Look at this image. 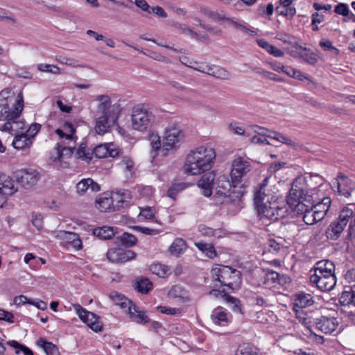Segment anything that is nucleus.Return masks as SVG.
Returning <instances> with one entry per match:
<instances>
[{
    "label": "nucleus",
    "instance_id": "obj_1",
    "mask_svg": "<svg viewBox=\"0 0 355 355\" xmlns=\"http://www.w3.org/2000/svg\"><path fill=\"white\" fill-rule=\"evenodd\" d=\"M313 179L311 176L296 178L287 198V205L297 214L302 215L304 222L313 225L322 220L328 212L331 200L324 198L321 202L315 205L314 195L316 188L311 187Z\"/></svg>",
    "mask_w": 355,
    "mask_h": 355
},
{
    "label": "nucleus",
    "instance_id": "obj_2",
    "mask_svg": "<svg viewBox=\"0 0 355 355\" xmlns=\"http://www.w3.org/2000/svg\"><path fill=\"white\" fill-rule=\"evenodd\" d=\"M267 182L268 178H265L254 195V202L260 220L276 221L286 216L288 207L284 202H278V196L268 187Z\"/></svg>",
    "mask_w": 355,
    "mask_h": 355
},
{
    "label": "nucleus",
    "instance_id": "obj_3",
    "mask_svg": "<svg viewBox=\"0 0 355 355\" xmlns=\"http://www.w3.org/2000/svg\"><path fill=\"white\" fill-rule=\"evenodd\" d=\"M55 133L58 136L60 141L54 148L51 159L53 162H59L60 166L65 168L69 164L67 160L71 157L76 147V129L71 123L67 121L61 128H57Z\"/></svg>",
    "mask_w": 355,
    "mask_h": 355
},
{
    "label": "nucleus",
    "instance_id": "obj_4",
    "mask_svg": "<svg viewBox=\"0 0 355 355\" xmlns=\"http://www.w3.org/2000/svg\"><path fill=\"white\" fill-rule=\"evenodd\" d=\"M216 153L209 146H200L191 150L186 157L184 172L188 175H200L210 170L215 162Z\"/></svg>",
    "mask_w": 355,
    "mask_h": 355
},
{
    "label": "nucleus",
    "instance_id": "obj_5",
    "mask_svg": "<svg viewBox=\"0 0 355 355\" xmlns=\"http://www.w3.org/2000/svg\"><path fill=\"white\" fill-rule=\"evenodd\" d=\"M310 282L323 292L331 291L336 284L335 266L329 260H322L316 263L313 273L309 277Z\"/></svg>",
    "mask_w": 355,
    "mask_h": 355
},
{
    "label": "nucleus",
    "instance_id": "obj_6",
    "mask_svg": "<svg viewBox=\"0 0 355 355\" xmlns=\"http://www.w3.org/2000/svg\"><path fill=\"white\" fill-rule=\"evenodd\" d=\"M24 109V101L21 94L15 96L9 89L0 92V121L8 117L19 116Z\"/></svg>",
    "mask_w": 355,
    "mask_h": 355
},
{
    "label": "nucleus",
    "instance_id": "obj_7",
    "mask_svg": "<svg viewBox=\"0 0 355 355\" xmlns=\"http://www.w3.org/2000/svg\"><path fill=\"white\" fill-rule=\"evenodd\" d=\"M155 119L153 108L148 104H137L132 109L131 125L135 130L146 131L153 125Z\"/></svg>",
    "mask_w": 355,
    "mask_h": 355
},
{
    "label": "nucleus",
    "instance_id": "obj_8",
    "mask_svg": "<svg viewBox=\"0 0 355 355\" xmlns=\"http://www.w3.org/2000/svg\"><path fill=\"white\" fill-rule=\"evenodd\" d=\"M214 281L220 286L230 289H237L241 284V274L239 270L227 266L215 265L211 270Z\"/></svg>",
    "mask_w": 355,
    "mask_h": 355
},
{
    "label": "nucleus",
    "instance_id": "obj_9",
    "mask_svg": "<svg viewBox=\"0 0 355 355\" xmlns=\"http://www.w3.org/2000/svg\"><path fill=\"white\" fill-rule=\"evenodd\" d=\"M237 184H233L225 176L218 178V189L216 193L217 202L231 204L239 202L243 195L241 188H238Z\"/></svg>",
    "mask_w": 355,
    "mask_h": 355
},
{
    "label": "nucleus",
    "instance_id": "obj_10",
    "mask_svg": "<svg viewBox=\"0 0 355 355\" xmlns=\"http://www.w3.org/2000/svg\"><path fill=\"white\" fill-rule=\"evenodd\" d=\"M184 133L178 124H170L166 128L164 134V141L162 145L163 155H166L170 150L177 148L183 141Z\"/></svg>",
    "mask_w": 355,
    "mask_h": 355
},
{
    "label": "nucleus",
    "instance_id": "obj_11",
    "mask_svg": "<svg viewBox=\"0 0 355 355\" xmlns=\"http://www.w3.org/2000/svg\"><path fill=\"white\" fill-rule=\"evenodd\" d=\"M232 167L230 176L233 184L241 183L242 178L245 177L252 168L249 159L241 157H236L233 160Z\"/></svg>",
    "mask_w": 355,
    "mask_h": 355
},
{
    "label": "nucleus",
    "instance_id": "obj_12",
    "mask_svg": "<svg viewBox=\"0 0 355 355\" xmlns=\"http://www.w3.org/2000/svg\"><path fill=\"white\" fill-rule=\"evenodd\" d=\"M17 182L26 189L33 187L40 178L39 172L33 168H23L15 173Z\"/></svg>",
    "mask_w": 355,
    "mask_h": 355
},
{
    "label": "nucleus",
    "instance_id": "obj_13",
    "mask_svg": "<svg viewBox=\"0 0 355 355\" xmlns=\"http://www.w3.org/2000/svg\"><path fill=\"white\" fill-rule=\"evenodd\" d=\"M72 306L79 318L90 329L96 332L101 331V322L94 313L87 311L78 304H73Z\"/></svg>",
    "mask_w": 355,
    "mask_h": 355
},
{
    "label": "nucleus",
    "instance_id": "obj_14",
    "mask_svg": "<svg viewBox=\"0 0 355 355\" xmlns=\"http://www.w3.org/2000/svg\"><path fill=\"white\" fill-rule=\"evenodd\" d=\"M136 253L131 250H123L121 248H110L107 250V258L115 263H125L134 259Z\"/></svg>",
    "mask_w": 355,
    "mask_h": 355
},
{
    "label": "nucleus",
    "instance_id": "obj_15",
    "mask_svg": "<svg viewBox=\"0 0 355 355\" xmlns=\"http://www.w3.org/2000/svg\"><path fill=\"white\" fill-rule=\"evenodd\" d=\"M94 100L98 103L96 105L97 112L103 115H117L114 106L112 105V101L110 96L107 94L96 95Z\"/></svg>",
    "mask_w": 355,
    "mask_h": 355
},
{
    "label": "nucleus",
    "instance_id": "obj_16",
    "mask_svg": "<svg viewBox=\"0 0 355 355\" xmlns=\"http://www.w3.org/2000/svg\"><path fill=\"white\" fill-rule=\"evenodd\" d=\"M263 285L265 288L272 289L282 286L286 282V277L281 275L274 270H264Z\"/></svg>",
    "mask_w": 355,
    "mask_h": 355
},
{
    "label": "nucleus",
    "instance_id": "obj_17",
    "mask_svg": "<svg viewBox=\"0 0 355 355\" xmlns=\"http://www.w3.org/2000/svg\"><path fill=\"white\" fill-rule=\"evenodd\" d=\"M332 184L336 185L339 193L345 197L350 196L355 189L354 182L341 173L332 181Z\"/></svg>",
    "mask_w": 355,
    "mask_h": 355
},
{
    "label": "nucleus",
    "instance_id": "obj_18",
    "mask_svg": "<svg viewBox=\"0 0 355 355\" xmlns=\"http://www.w3.org/2000/svg\"><path fill=\"white\" fill-rule=\"evenodd\" d=\"M55 239L70 245L74 249L78 250L82 249V241L79 235L76 233L59 230L54 232Z\"/></svg>",
    "mask_w": 355,
    "mask_h": 355
},
{
    "label": "nucleus",
    "instance_id": "obj_19",
    "mask_svg": "<svg viewBox=\"0 0 355 355\" xmlns=\"http://www.w3.org/2000/svg\"><path fill=\"white\" fill-rule=\"evenodd\" d=\"M315 328L324 334H331L338 326V322L335 318L320 316L315 318Z\"/></svg>",
    "mask_w": 355,
    "mask_h": 355
},
{
    "label": "nucleus",
    "instance_id": "obj_20",
    "mask_svg": "<svg viewBox=\"0 0 355 355\" xmlns=\"http://www.w3.org/2000/svg\"><path fill=\"white\" fill-rule=\"evenodd\" d=\"M17 191L13 179L8 175L0 172V193L5 196H12Z\"/></svg>",
    "mask_w": 355,
    "mask_h": 355
},
{
    "label": "nucleus",
    "instance_id": "obj_21",
    "mask_svg": "<svg viewBox=\"0 0 355 355\" xmlns=\"http://www.w3.org/2000/svg\"><path fill=\"white\" fill-rule=\"evenodd\" d=\"M117 165L125 178H131L135 174V164L130 155H122Z\"/></svg>",
    "mask_w": 355,
    "mask_h": 355
},
{
    "label": "nucleus",
    "instance_id": "obj_22",
    "mask_svg": "<svg viewBox=\"0 0 355 355\" xmlns=\"http://www.w3.org/2000/svg\"><path fill=\"white\" fill-rule=\"evenodd\" d=\"M114 146L110 144H100L93 150V154L98 158H104L107 156L115 157L119 155V150L114 148Z\"/></svg>",
    "mask_w": 355,
    "mask_h": 355
},
{
    "label": "nucleus",
    "instance_id": "obj_23",
    "mask_svg": "<svg viewBox=\"0 0 355 355\" xmlns=\"http://www.w3.org/2000/svg\"><path fill=\"white\" fill-rule=\"evenodd\" d=\"M214 179L215 175L211 172L203 175L198 180V186L204 196L209 197L211 195Z\"/></svg>",
    "mask_w": 355,
    "mask_h": 355
},
{
    "label": "nucleus",
    "instance_id": "obj_24",
    "mask_svg": "<svg viewBox=\"0 0 355 355\" xmlns=\"http://www.w3.org/2000/svg\"><path fill=\"white\" fill-rule=\"evenodd\" d=\"M292 55L293 58H300L306 63L312 65L318 62V57L315 53L311 49L301 46L296 47V51L292 53Z\"/></svg>",
    "mask_w": 355,
    "mask_h": 355
},
{
    "label": "nucleus",
    "instance_id": "obj_25",
    "mask_svg": "<svg viewBox=\"0 0 355 355\" xmlns=\"http://www.w3.org/2000/svg\"><path fill=\"white\" fill-rule=\"evenodd\" d=\"M19 116H15L11 119L8 117L5 121L6 122L1 127V131L8 132L10 134H15L17 132L22 130L25 128V123L24 121L19 120Z\"/></svg>",
    "mask_w": 355,
    "mask_h": 355
},
{
    "label": "nucleus",
    "instance_id": "obj_26",
    "mask_svg": "<svg viewBox=\"0 0 355 355\" xmlns=\"http://www.w3.org/2000/svg\"><path fill=\"white\" fill-rule=\"evenodd\" d=\"M198 230L201 236L208 238L222 239L227 234V231L223 228L213 229L203 224L200 225Z\"/></svg>",
    "mask_w": 355,
    "mask_h": 355
},
{
    "label": "nucleus",
    "instance_id": "obj_27",
    "mask_svg": "<svg viewBox=\"0 0 355 355\" xmlns=\"http://www.w3.org/2000/svg\"><path fill=\"white\" fill-rule=\"evenodd\" d=\"M128 312L130 319L138 324H146L150 321L146 313L132 303L128 306Z\"/></svg>",
    "mask_w": 355,
    "mask_h": 355
},
{
    "label": "nucleus",
    "instance_id": "obj_28",
    "mask_svg": "<svg viewBox=\"0 0 355 355\" xmlns=\"http://www.w3.org/2000/svg\"><path fill=\"white\" fill-rule=\"evenodd\" d=\"M314 303L311 294L300 293L295 295L293 303V311L297 309L303 310L304 308L311 306Z\"/></svg>",
    "mask_w": 355,
    "mask_h": 355
},
{
    "label": "nucleus",
    "instance_id": "obj_29",
    "mask_svg": "<svg viewBox=\"0 0 355 355\" xmlns=\"http://www.w3.org/2000/svg\"><path fill=\"white\" fill-rule=\"evenodd\" d=\"M117 117V115L109 116L101 114L96 120L95 131L98 135H104L109 128V121H114Z\"/></svg>",
    "mask_w": 355,
    "mask_h": 355
},
{
    "label": "nucleus",
    "instance_id": "obj_30",
    "mask_svg": "<svg viewBox=\"0 0 355 355\" xmlns=\"http://www.w3.org/2000/svg\"><path fill=\"white\" fill-rule=\"evenodd\" d=\"M76 190L80 194H83L88 190L96 192L100 190V186L91 178L83 179L77 183Z\"/></svg>",
    "mask_w": 355,
    "mask_h": 355
},
{
    "label": "nucleus",
    "instance_id": "obj_31",
    "mask_svg": "<svg viewBox=\"0 0 355 355\" xmlns=\"http://www.w3.org/2000/svg\"><path fill=\"white\" fill-rule=\"evenodd\" d=\"M294 311L298 322L303 324L310 332H313L312 327H313V323H314L315 319L313 318L311 313L304 312L302 309H297Z\"/></svg>",
    "mask_w": 355,
    "mask_h": 355
},
{
    "label": "nucleus",
    "instance_id": "obj_32",
    "mask_svg": "<svg viewBox=\"0 0 355 355\" xmlns=\"http://www.w3.org/2000/svg\"><path fill=\"white\" fill-rule=\"evenodd\" d=\"M339 302L343 306L352 304L355 306V284L342 293Z\"/></svg>",
    "mask_w": 355,
    "mask_h": 355
},
{
    "label": "nucleus",
    "instance_id": "obj_33",
    "mask_svg": "<svg viewBox=\"0 0 355 355\" xmlns=\"http://www.w3.org/2000/svg\"><path fill=\"white\" fill-rule=\"evenodd\" d=\"M211 318L214 323L219 325H225L228 322L227 313L220 306L213 310Z\"/></svg>",
    "mask_w": 355,
    "mask_h": 355
},
{
    "label": "nucleus",
    "instance_id": "obj_34",
    "mask_svg": "<svg viewBox=\"0 0 355 355\" xmlns=\"http://www.w3.org/2000/svg\"><path fill=\"white\" fill-rule=\"evenodd\" d=\"M345 227L337 220L333 221L326 231L327 238L332 240L337 239L343 232Z\"/></svg>",
    "mask_w": 355,
    "mask_h": 355
},
{
    "label": "nucleus",
    "instance_id": "obj_35",
    "mask_svg": "<svg viewBox=\"0 0 355 355\" xmlns=\"http://www.w3.org/2000/svg\"><path fill=\"white\" fill-rule=\"evenodd\" d=\"M200 12L204 16H205L208 19H211L215 22H225L226 15L223 11L218 12V10H214L207 8H201Z\"/></svg>",
    "mask_w": 355,
    "mask_h": 355
},
{
    "label": "nucleus",
    "instance_id": "obj_36",
    "mask_svg": "<svg viewBox=\"0 0 355 355\" xmlns=\"http://www.w3.org/2000/svg\"><path fill=\"white\" fill-rule=\"evenodd\" d=\"M194 245L209 259H212L217 257V252L214 245L204 242H196Z\"/></svg>",
    "mask_w": 355,
    "mask_h": 355
},
{
    "label": "nucleus",
    "instance_id": "obj_37",
    "mask_svg": "<svg viewBox=\"0 0 355 355\" xmlns=\"http://www.w3.org/2000/svg\"><path fill=\"white\" fill-rule=\"evenodd\" d=\"M32 144L31 139L28 138L26 135L21 134L15 135L13 141L12 146L15 148L22 150L26 148H29Z\"/></svg>",
    "mask_w": 355,
    "mask_h": 355
},
{
    "label": "nucleus",
    "instance_id": "obj_38",
    "mask_svg": "<svg viewBox=\"0 0 355 355\" xmlns=\"http://www.w3.org/2000/svg\"><path fill=\"white\" fill-rule=\"evenodd\" d=\"M93 234L101 239H110L115 234L113 227L103 226L93 230Z\"/></svg>",
    "mask_w": 355,
    "mask_h": 355
},
{
    "label": "nucleus",
    "instance_id": "obj_39",
    "mask_svg": "<svg viewBox=\"0 0 355 355\" xmlns=\"http://www.w3.org/2000/svg\"><path fill=\"white\" fill-rule=\"evenodd\" d=\"M96 208L102 212L112 209L113 200L112 197L99 196L96 200Z\"/></svg>",
    "mask_w": 355,
    "mask_h": 355
},
{
    "label": "nucleus",
    "instance_id": "obj_40",
    "mask_svg": "<svg viewBox=\"0 0 355 355\" xmlns=\"http://www.w3.org/2000/svg\"><path fill=\"white\" fill-rule=\"evenodd\" d=\"M109 297L115 305L119 306L121 308H128V306L132 304V302L128 300L123 295L116 291L111 292Z\"/></svg>",
    "mask_w": 355,
    "mask_h": 355
},
{
    "label": "nucleus",
    "instance_id": "obj_41",
    "mask_svg": "<svg viewBox=\"0 0 355 355\" xmlns=\"http://www.w3.org/2000/svg\"><path fill=\"white\" fill-rule=\"evenodd\" d=\"M293 338L289 336H285L282 338L279 341V345L282 348L284 351H286L288 352H292L294 355H313V354L306 353L303 351L302 349H297L295 350H292L291 347L286 346V343L293 340Z\"/></svg>",
    "mask_w": 355,
    "mask_h": 355
},
{
    "label": "nucleus",
    "instance_id": "obj_42",
    "mask_svg": "<svg viewBox=\"0 0 355 355\" xmlns=\"http://www.w3.org/2000/svg\"><path fill=\"white\" fill-rule=\"evenodd\" d=\"M209 76L225 80L231 78V73L227 70L216 64H213Z\"/></svg>",
    "mask_w": 355,
    "mask_h": 355
},
{
    "label": "nucleus",
    "instance_id": "obj_43",
    "mask_svg": "<svg viewBox=\"0 0 355 355\" xmlns=\"http://www.w3.org/2000/svg\"><path fill=\"white\" fill-rule=\"evenodd\" d=\"M37 345L44 349L46 355H60L58 347L51 342L40 339Z\"/></svg>",
    "mask_w": 355,
    "mask_h": 355
},
{
    "label": "nucleus",
    "instance_id": "obj_44",
    "mask_svg": "<svg viewBox=\"0 0 355 355\" xmlns=\"http://www.w3.org/2000/svg\"><path fill=\"white\" fill-rule=\"evenodd\" d=\"M187 248V244L184 239H176L173 241L169 248L170 252L173 255H179Z\"/></svg>",
    "mask_w": 355,
    "mask_h": 355
},
{
    "label": "nucleus",
    "instance_id": "obj_45",
    "mask_svg": "<svg viewBox=\"0 0 355 355\" xmlns=\"http://www.w3.org/2000/svg\"><path fill=\"white\" fill-rule=\"evenodd\" d=\"M168 295L173 297H178L182 299L184 302L189 301V297L187 292L181 286L175 285L173 286L168 291Z\"/></svg>",
    "mask_w": 355,
    "mask_h": 355
},
{
    "label": "nucleus",
    "instance_id": "obj_46",
    "mask_svg": "<svg viewBox=\"0 0 355 355\" xmlns=\"http://www.w3.org/2000/svg\"><path fill=\"white\" fill-rule=\"evenodd\" d=\"M354 216V211L348 206L344 207L340 212L339 216L337 219L343 225L346 227L349 223V220Z\"/></svg>",
    "mask_w": 355,
    "mask_h": 355
},
{
    "label": "nucleus",
    "instance_id": "obj_47",
    "mask_svg": "<svg viewBox=\"0 0 355 355\" xmlns=\"http://www.w3.org/2000/svg\"><path fill=\"white\" fill-rule=\"evenodd\" d=\"M150 270L153 274L160 277H164L170 274L168 267L159 263L152 264Z\"/></svg>",
    "mask_w": 355,
    "mask_h": 355
},
{
    "label": "nucleus",
    "instance_id": "obj_48",
    "mask_svg": "<svg viewBox=\"0 0 355 355\" xmlns=\"http://www.w3.org/2000/svg\"><path fill=\"white\" fill-rule=\"evenodd\" d=\"M174 26L182 34L189 35L192 39L199 40V35L187 24L176 23Z\"/></svg>",
    "mask_w": 355,
    "mask_h": 355
},
{
    "label": "nucleus",
    "instance_id": "obj_49",
    "mask_svg": "<svg viewBox=\"0 0 355 355\" xmlns=\"http://www.w3.org/2000/svg\"><path fill=\"white\" fill-rule=\"evenodd\" d=\"M235 355H259L257 349L249 344L240 345L236 351Z\"/></svg>",
    "mask_w": 355,
    "mask_h": 355
},
{
    "label": "nucleus",
    "instance_id": "obj_50",
    "mask_svg": "<svg viewBox=\"0 0 355 355\" xmlns=\"http://www.w3.org/2000/svg\"><path fill=\"white\" fill-rule=\"evenodd\" d=\"M137 289L141 293H148L153 288V284L147 278H141L137 282Z\"/></svg>",
    "mask_w": 355,
    "mask_h": 355
},
{
    "label": "nucleus",
    "instance_id": "obj_51",
    "mask_svg": "<svg viewBox=\"0 0 355 355\" xmlns=\"http://www.w3.org/2000/svg\"><path fill=\"white\" fill-rule=\"evenodd\" d=\"M7 344L15 349V353L17 354L22 353L24 355H33V352L30 349L23 345L19 344L15 340L8 341Z\"/></svg>",
    "mask_w": 355,
    "mask_h": 355
},
{
    "label": "nucleus",
    "instance_id": "obj_52",
    "mask_svg": "<svg viewBox=\"0 0 355 355\" xmlns=\"http://www.w3.org/2000/svg\"><path fill=\"white\" fill-rule=\"evenodd\" d=\"M274 320L273 313L267 311H259L257 315V322L262 324H266Z\"/></svg>",
    "mask_w": 355,
    "mask_h": 355
},
{
    "label": "nucleus",
    "instance_id": "obj_53",
    "mask_svg": "<svg viewBox=\"0 0 355 355\" xmlns=\"http://www.w3.org/2000/svg\"><path fill=\"white\" fill-rule=\"evenodd\" d=\"M276 12L279 15L292 19L296 14V8L294 6H288L286 8L276 7Z\"/></svg>",
    "mask_w": 355,
    "mask_h": 355
},
{
    "label": "nucleus",
    "instance_id": "obj_54",
    "mask_svg": "<svg viewBox=\"0 0 355 355\" xmlns=\"http://www.w3.org/2000/svg\"><path fill=\"white\" fill-rule=\"evenodd\" d=\"M120 240L121 244L125 247H131L135 245L137 241V239L135 236L127 232L123 233L121 236Z\"/></svg>",
    "mask_w": 355,
    "mask_h": 355
},
{
    "label": "nucleus",
    "instance_id": "obj_55",
    "mask_svg": "<svg viewBox=\"0 0 355 355\" xmlns=\"http://www.w3.org/2000/svg\"><path fill=\"white\" fill-rule=\"evenodd\" d=\"M270 139H275L277 141H279L281 143L285 144L291 146H295V143L291 139L282 135V133L276 131H273L270 136Z\"/></svg>",
    "mask_w": 355,
    "mask_h": 355
},
{
    "label": "nucleus",
    "instance_id": "obj_56",
    "mask_svg": "<svg viewBox=\"0 0 355 355\" xmlns=\"http://www.w3.org/2000/svg\"><path fill=\"white\" fill-rule=\"evenodd\" d=\"M168 85L178 90V91H181V92H183L184 94H192L194 93V90L192 89H190V88H187L185 86H184L183 85H182L180 82L178 81H175V80H168L167 82Z\"/></svg>",
    "mask_w": 355,
    "mask_h": 355
},
{
    "label": "nucleus",
    "instance_id": "obj_57",
    "mask_svg": "<svg viewBox=\"0 0 355 355\" xmlns=\"http://www.w3.org/2000/svg\"><path fill=\"white\" fill-rule=\"evenodd\" d=\"M155 209L151 207H146L140 210L139 217L146 220H153L155 218Z\"/></svg>",
    "mask_w": 355,
    "mask_h": 355
},
{
    "label": "nucleus",
    "instance_id": "obj_58",
    "mask_svg": "<svg viewBox=\"0 0 355 355\" xmlns=\"http://www.w3.org/2000/svg\"><path fill=\"white\" fill-rule=\"evenodd\" d=\"M37 69L40 71L49 72L53 74H59L60 73V68L56 65L49 64H39Z\"/></svg>",
    "mask_w": 355,
    "mask_h": 355
},
{
    "label": "nucleus",
    "instance_id": "obj_59",
    "mask_svg": "<svg viewBox=\"0 0 355 355\" xmlns=\"http://www.w3.org/2000/svg\"><path fill=\"white\" fill-rule=\"evenodd\" d=\"M251 128L254 132L263 137L270 138V136L273 132V130L267 129L265 127L259 126L257 125H252Z\"/></svg>",
    "mask_w": 355,
    "mask_h": 355
},
{
    "label": "nucleus",
    "instance_id": "obj_60",
    "mask_svg": "<svg viewBox=\"0 0 355 355\" xmlns=\"http://www.w3.org/2000/svg\"><path fill=\"white\" fill-rule=\"evenodd\" d=\"M157 309L160 313L170 315H180L182 311L180 308L164 306H158Z\"/></svg>",
    "mask_w": 355,
    "mask_h": 355
},
{
    "label": "nucleus",
    "instance_id": "obj_61",
    "mask_svg": "<svg viewBox=\"0 0 355 355\" xmlns=\"http://www.w3.org/2000/svg\"><path fill=\"white\" fill-rule=\"evenodd\" d=\"M149 141L151 145L152 148L157 151L159 150H162V143L160 137L157 133H152L150 135Z\"/></svg>",
    "mask_w": 355,
    "mask_h": 355
},
{
    "label": "nucleus",
    "instance_id": "obj_62",
    "mask_svg": "<svg viewBox=\"0 0 355 355\" xmlns=\"http://www.w3.org/2000/svg\"><path fill=\"white\" fill-rule=\"evenodd\" d=\"M76 157L87 162H89L92 159V154L85 146H80L77 150Z\"/></svg>",
    "mask_w": 355,
    "mask_h": 355
},
{
    "label": "nucleus",
    "instance_id": "obj_63",
    "mask_svg": "<svg viewBox=\"0 0 355 355\" xmlns=\"http://www.w3.org/2000/svg\"><path fill=\"white\" fill-rule=\"evenodd\" d=\"M334 12L336 14L343 15L344 17L349 16L350 13L348 5L345 3H339L338 5H336L334 8Z\"/></svg>",
    "mask_w": 355,
    "mask_h": 355
},
{
    "label": "nucleus",
    "instance_id": "obj_64",
    "mask_svg": "<svg viewBox=\"0 0 355 355\" xmlns=\"http://www.w3.org/2000/svg\"><path fill=\"white\" fill-rule=\"evenodd\" d=\"M55 60L60 64L71 66L73 67L79 66L76 64V61L75 60L61 55H56Z\"/></svg>",
    "mask_w": 355,
    "mask_h": 355
}]
</instances>
